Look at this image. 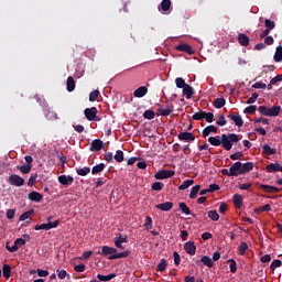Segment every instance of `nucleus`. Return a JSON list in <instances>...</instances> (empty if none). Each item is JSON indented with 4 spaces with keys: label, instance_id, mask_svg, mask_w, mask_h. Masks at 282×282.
Listing matches in <instances>:
<instances>
[{
    "label": "nucleus",
    "instance_id": "24",
    "mask_svg": "<svg viewBox=\"0 0 282 282\" xmlns=\"http://www.w3.org/2000/svg\"><path fill=\"white\" fill-rule=\"evenodd\" d=\"M265 171H267V173H278V171H281V164L271 163V164L267 165Z\"/></svg>",
    "mask_w": 282,
    "mask_h": 282
},
{
    "label": "nucleus",
    "instance_id": "15",
    "mask_svg": "<svg viewBox=\"0 0 282 282\" xmlns=\"http://www.w3.org/2000/svg\"><path fill=\"white\" fill-rule=\"evenodd\" d=\"M147 94H149V88L147 86H141L133 91L134 98H144Z\"/></svg>",
    "mask_w": 282,
    "mask_h": 282
},
{
    "label": "nucleus",
    "instance_id": "26",
    "mask_svg": "<svg viewBox=\"0 0 282 282\" xmlns=\"http://www.w3.org/2000/svg\"><path fill=\"white\" fill-rule=\"evenodd\" d=\"M241 173L242 175L246 173H250L252 169H254V163L253 162H247V163H241Z\"/></svg>",
    "mask_w": 282,
    "mask_h": 282
},
{
    "label": "nucleus",
    "instance_id": "23",
    "mask_svg": "<svg viewBox=\"0 0 282 282\" xmlns=\"http://www.w3.org/2000/svg\"><path fill=\"white\" fill-rule=\"evenodd\" d=\"M196 263H199V260H196ZM200 263L205 264L207 268H213V265H215V262H213V259L208 256H203L200 258Z\"/></svg>",
    "mask_w": 282,
    "mask_h": 282
},
{
    "label": "nucleus",
    "instance_id": "50",
    "mask_svg": "<svg viewBox=\"0 0 282 282\" xmlns=\"http://www.w3.org/2000/svg\"><path fill=\"white\" fill-rule=\"evenodd\" d=\"M169 265V262H166L165 259H162L160 263L158 264V271L164 272L166 270V267Z\"/></svg>",
    "mask_w": 282,
    "mask_h": 282
},
{
    "label": "nucleus",
    "instance_id": "42",
    "mask_svg": "<svg viewBox=\"0 0 282 282\" xmlns=\"http://www.w3.org/2000/svg\"><path fill=\"white\" fill-rule=\"evenodd\" d=\"M205 116H206V111L199 110L198 112H195V113L192 116V120H204V119H205Z\"/></svg>",
    "mask_w": 282,
    "mask_h": 282
},
{
    "label": "nucleus",
    "instance_id": "52",
    "mask_svg": "<svg viewBox=\"0 0 282 282\" xmlns=\"http://www.w3.org/2000/svg\"><path fill=\"white\" fill-rule=\"evenodd\" d=\"M100 95L99 90H94L89 94V101L90 102H96L98 100V96Z\"/></svg>",
    "mask_w": 282,
    "mask_h": 282
},
{
    "label": "nucleus",
    "instance_id": "13",
    "mask_svg": "<svg viewBox=\"0 0 282 282\" xmlns=\"http://www.w3.org/2000/svg\"><path fill=\"white\" fill-rule=\"evenodd\" d=\"M228 118L232 120L236 127H243V119L239 116V112H231Z\"/></svg>",
    "mask_w": 282,
    "mask_h": 282
},
{
    "label": "nucleus",
    "instance_id": "54",
    "mask_svg": "<svg viewBox=\"0 0 282 282\" xmlns=\"http://www.w3.org/2000/svg\"><path fill=\"white\" fill-rule=\"evenodd\" d=\"M264 25H265L267 30H269V31L274 30V28H275L274 21H271L269 19L264 20Z\"/></svg>",
    "mask_w": 282,
    "mask_h": 282
},
{
    "label": "nucleus",
    "instance_id": "28",
    "mask_svg": "<svg viewBox=\"0 0 282 282\" xmlns=\"http://www.w3.org/2000/svg\"><path fill=\"white\" fill-rule=\"evenodd\" d=\"M76 173H77V175H80V177H85V176L89 175V173H91V169L89 166L77 167Z\"/></svg>",
    "mask_w": 282,
    "mask_h": 282
},
{
    "label": "nucleus",
    "instance_id": "25",
    "mask_svg": "<svg viewBox=\"0 0 282 282\" xmlns=\"http://www.w3.org/2000/svg\"><path fill=\"white\" fill-rule=\"evenodd\" d=\"M262 153L264 155H276V149L271 148L269 144L262 145Z\"/></svg>",
    "mask_w": 282,
    "mask_h": 282
},
{
    "label": "nucleus",
    "instance_id": "59",
    "mask_svg": "<svg viewBox=\"0 0 282 282\" xmlns=\"http://www.w3.org/2000/svg\"><path fill=\"white\" fill-rule=\"evenodd\" d=\"M173 257H174V264L180 265V263H182V258L180 257V253H177V251H174Z\"/></svg>",
    "mask_w": 282,
    "mask_h": 282
},
{
    "label": "nucleus",
    "instance_id": "62",
    "mask_svg": "<svg viewBox=\"0 0 282 282\" xmlns=\"http://www.w3.org/2000/svg\"><path fill=\"white\" fill-rule=\"evenodd\" d=\"M205 120L206 122H213V120H215V115L213 112H206L205 111Z\"/></svg>",
    "mask_w": 282,
    "mask_h": 282
},
{
    "label": "nucleus",
    "instance_id": "17",
    "mask_svg": "<svg viewBox=\"0 0 282 282\" xmlns=\"http://www.w3.org/2000/svg\"><path fill=\"white\" fill-rule=\"evenodd\" d=\"M22 246H25V239L23 238H17L14 240V245L9 248V252H17Z\"/></svg>",
    "mask_w": 282,
    "mask_h": 282
},
{
    "label": "nucleus",
    "instance_id": "63",
    "mask_svg": "<svg viewBox=\"0 0 282 282\" xmlns=\"http://www.w3.org/2000/svg\"><path fill=\"white\" fill-rule=\"evenodd\" d=\"M241 158H243V152H236L234 154L230 155V160H241Z\"/></svg>",
    "mask_w": 282,
    "mask_h": 282
},
{
    "label": "nucleus",
    "instance_id": "19",
    "mask_svg": "<svg viewBox=\"0 0 282 282\" xmlns=\"http://www.w3.org/2000/svg\"><path fill=\"white\" fill-rule=\"evenodd\" d=\"M238 43L242 47H248V45H250V37H248V35H246L245 33H239L238 34Z\"/></svg>",
    "mask_w": 282,
    "mask_h": 282
},
{
    "label": "nucleus",
    "instance_id": "53",
    "mask_svg": "<svg viewBox=\"0 0 282 282\" xmlns=\"http://www.w3.org/2000/svg\"><path fill=\"white\" fill-rule=\"evenodd\" d=\"M56 272H57L58 279H61L62 281H63V279H65L66 276H69V274H67V271L64 270V269H62V270H61V269H57Z\"/></svg>",
    "mask_w": 282,
    "mask_h": 282
},
{
    "label": "nucleus",
    "instance_id": "3",
    "mask_svg": "<svg viewBox=\"0 0 282 282\" xmlns=\"http://www.w3.org/2000/svg\"><path fill=\"white\" fill-rule=\"evenodd\" d=\"M84 115L86 120L89 122H100V118L98 117V108L96 107L86 108L84 110Z\"/></svg>",
    "mask_w": 282,
    "mask_h": 282
},
{
    "label": "nucleus",
    "instance_id": "45",
    "mask_svg": "<svg viewBox=\"0 0 282 282\" xmlns=\"http://www.w3.org/2000/svg\"><path fill=\"white\" fill-rule=\"evenodd\" d=\"M227 263H230L229 270H230L231 274H235L237 272V261H235V259H229L227 261Z\"/></svg>",
    "mask_w": 282,
    "mask_h": 282
},
{
    "label": "nucleus",
    "instance_id": "11",
    "mask_svg": "<svg viewBox=\"0 0 282 282\" xmlns=\"http://www.w3.org/2000/svg\"><path fill=\"white\" fill-rule=\"evenodd\" d=\"M177 138L182 142H195V134L192 132H180Z\"/></svg>",
    "mask_w": 282,
    "mask_h": 282
},
{
    "label": "nucleus",
    "instance_id": "58",
    "mask_svg": "<svg viewBox=\"0 0 282 282\" xmlns=\"http://www.w3.org/2000/svg\"><path fill=\"white\" fill-rule=\"evenodd\" d=\"M253 89H267L268 85L261 82H258L252 85Z\"/></svg>",
    "mask_w": 282,
    "mask_h": 282
},
{
    "label": "nucleus",
    "instance_id": "6",
    "mask_svg": "<svg viewBox=\"0 0 282 282\" xmlns=\"http://www.w3.org/2000/svg\"><path fill=\"white\" fill-rule=\"evenodd\" d=\"M159 108L156 109V113L158 116H163V117H166V116H171V113H173V109H174V106L173 105H169L164 108V106L158 104Z\"/></svg>",
    "mask_w": 282,
    "mask_h": 282
},
{
    "label": "nucleus",
    "instance_id": "32",
    "mask_svg": "<svg viewBox=\"0 0 282 282\" xmlns=\"http://www.w3.org/2000/svg\"><path fill=\"white\" fill-rule=\"evenodd\" d=\"M105 163H99L97 165H95L93 169H91V174L93 175H98V173H102L105 171Z\"/></svg>",
    "mask_w": 282,
    "mask_h": 282
},
{
    "label": "nucleus",
    "instance_id": "31",
    "mask_svg": "<svg viewBox=\"0 0 282 282\" xmlns=\"http://www.w3.org/2000/svg\"><path fill=\"white\" fill-rule=\"evenodd\" d=\"M215 109H221L226 106V99L225 98H216L213 102Z\"/></svg>",
    "mask_w": 282,
    "mask_h": 282
},
{
    "label": "nucleus",
    "instance_id": "47",
    "mask_svg": "<svg viewBox=\"0 0 282 282\" xmlns=\"http://www.w3.org/2000/svg\"><path fill=\"white\" fill-rule=\"evenodd\" d=\"M143 118L145 120H153V118H155V111H153V110H145L143 112Z\"/></svg>",
    "mask_w": 282,
    "mask_h": 282
},
{
    "label": "nucleus",
    "instance_id": "46",
    "mask_svg": "<svg viewBox=\"0 0 282 282\" xmlns=\"http://www.w3.org/2000/svg\"><path fill=\"white\" fill-rule=\"evenodd\" d=\"M207 215L209 219H212V221H219V214L217 213V210H209Z\"/></svg>",
    "mask_w": 282,
    "mask_h": 282
},
{
    "label": "nucleus",
    "instance_id": "35",
    "mask_svg": "<svg viewBox=\"0 0 282 282\" xmlns=\"http://www.w3.org/2000/svg\"><path fill=\"white\" fill-rule=\"evenodd\" d=\"M202 189V185H195L192 187L191 193H189V199H195L197 197V193Z\"/></svg>",
    "mask_w": 282,
    "mask_h": 282
},
{
    "label": "nucleus",
    "instance_id": "39",
    "mask_svg": "<svg viewBox=\"0 0 282 282\" xmlns=\"http://www.w3.org/2000/svg\"><path fill=\"white\" fill-rule=\"evenodd\" d=\"M113 159L116 160V162L120 163V162H124V152H122V150H117L116 154L113 155Z\"/></svg>",
    "mask_w": 282,
    "mask_h": 282
},
{
    "label": "nucleus",
    "instance_id": "12",
    "mask_svg": "<svg viewBox=\"0 0 282 282\" xmlns=\"http://www.w3.org/2000/svg\"><path fill=\"white\" fill-rule=\"evenodd\" d=\"M230 171L232 175V177H239V175H243V173L241 172L242 171V167H241V162H236L234 163L231 166H230Z\"/></svg>",
    "mask_w": 282,
    "mask_h": 282
},
{
    "label": "nucleus",
    "instance_id": "51",
    "mask_svg": "<svg viewBox=\"0 0 282 282\" xmlns=\"http://www.w3.org/2000/svg\"><path fill=\"white\" fill-rule=\"evenodd\" d=\"M216 124H218V127H226V124H228V121L226 120V117L224 115H219Z\"/></svg>",
    "mask_w": 282,
    "mask_h": 282
},
{
    "label": "nucleus",
    "instance_id": "30",
    "mask_svg": "<svg viewBox=\"0 0 282 282\" xmlns=\"http://www.w3.org/2000/svg\"><path fill=\"white\" fill-rule=\"evenodd\" d=\"M67 91L72 93L76 89V82L74 77L69 76L66 82Z\"/></svg>",
    "mask_w": 282,
    "mask_h": 282
},
{
    "label": "nucleus",
    "instance_id": "29",
    "mask_svg": "<svg viewBox=\"0 0 282 282\" xmlns=\"http://www.w3.org/2000/svg\"><path fill=\"white\" fill-rule=\"evenodd\" d=\"M169 12L171 10V0H162L159 11Z\"/></svg>",
    "mask_w": 282,
    "mask_h": 282
},
{
    "label": "nucleus",
    "instance_id": "27",
    "mask_svg": "<svg viewBox=\"0 0 282 282\" xmlns=\"http://www.w3.org/2000/svg\"><path fill=\"white\" fill-rule=\"evenodd\" d=\"M210 133H217V127L215 126H207L204 130H203V138H208V135H210Z\"/></svg>",
    "mask_w": 282,
    "mask_h": 282
},
{
    "label": "nucleus",
    "instance_id": "8",
    "mask_svg": "<svg viewBox=\"0 0 282 282\" xmlns=\"http://www.w3.org/2000/svg\"><path fill=\"white\" fill-rule=\"evenodd\" d=\"M116 252H118V249L109 246H102L101 251H98L97 254H102V257H111Z\"/></svg>",
    "mask_w": 282,
    "mask_h": 282
},
{
    "label": "nucleus",
    "instance_id": "64",
    "mask_svg": "<svg viewBox=\"0 0 282 282\" xmlns=\"http://www.w3.org/2000/svg\"><path fill=\"white\" fill-rule=\"evenodd\" d=\"M14 215H17V209L7 210V219H14Z\"/></svg>",
    "mask_w": 282,
    "mask_h": 282
},
{
    "label": "nucleus",
    "instance_id": "44",
    "mask_svg": "<svg viewBox=\"0 0 282 282\" xmlns=\"http://www.w3.org/2000/svg\"><path fill=\"white\" fill-rule=\"evenodd\" d=\"M32 215H34V209H29L28 212H24L20 216V221H25V219H30V217H32Z\"/></svg>",
    "mask_w": 282,
    "mask_h": 282
},
{
    "label": "nucleus",
    "instance_id": "2",
    "mask_svg": "<svg viewBox=\"0 0 282 282\" xmlns=\"http://www.w3.org/2000/svg\"><path fill=\"white\" fill-rule=\"evenodd\" d=\"M258 111L259 113H261V116H269L270 118H276V116L281 113V106H272L271 108H268L265 106H259Z\"/></svg>",
    "mask_w": 282,
    "mask_h": 282
},
{
    "label": "nucleus",
    "instance_id": "61",
    "mask_svg": "<svg viewBox=\"0 0 282 282\" xmlns=\"http://www.w3.org/2000/svg\"><path fill=\"white\" fill-rule=\"evenodd\" d=\"M36 177H39L37 174H32L28 181V186L30 187L34 186V182H36Z\"/></svg>",
    "mask_w": 282,
    "mask_h": 282
},
{
    "label": "nucleus",
    "instance_id": "20",
    "mask_svg": "<svg viewBox=\"0 0 282 282\" xmlns=\"http://www.w3.org/2000/svg\"><path fill=\"white\" fill-rule=\"evenodd\" d=\"M129 254H131V251L126 250V251H122V252H119V253L116 252L115 254L109 256L108 259H109L110 261H113V260H116V259H127V257H129Z\"/></svg>",
    "mask_w": 282,
    "mask_h": 282
},
{
    "label": "nucleus",
    "instance_id": "18",
    "mask_svg": "<svg viewBox=\"0 0 282 282\" xmlns=\"http://www.w3.org/2000/svg\"><path fill=\"white\" fill-rule=\"evenodd\" d=\"M89 151H91V152L102 151V140H100V139L93 140V142L90 143Z\"/></svg>",
    "mask_w": 282,
    "mask_h": 282
},
{
    "label": "nucleus",
    "instance_id": "14",
    "mask_svg": "<svg viewBox=\"0 0 282 282\" xmlns=\"http://www.w3.org/2000/svg\"><path fill=\"white\" fill-rule=\"evenodd\" d=\"M184 250L187 252V254H191L192 257L197 252V247L195 246V242L187 241L184 245Z\"/></svg>",
    "mask_w": 282,
    "mask_h": 282
},
{
    "label": "nucleus",
    "instance_id": "10",
    "mask_svg": "<svg viewBox=\"0 0 282 282\" xmlns=\"http://www.w3.org/2000/svg\"><path fill=\"white\" fill-rule=\"evenodd\" d=\"M175 50L177 52H185L186 54H189V56H193V54H195L193 46H191L188 44H184V43L176 45Z\"/></svg>",
    "mask_w": 282,
    "mask_h": 282
},
{
    "label": "nucleus",
    "instance_id": "48",
    "mask_svg": "<svg viewBox=\"0 0 282 282\" xmlns=\"http://www.w3.org/2000/svg\"><path fill=\"white\" fill-rule=\"evenodd\" d=\"M115 242L128 243V242H129V239L127 238V235L122 236V234H119V235L115 238Z\"/></svg>",
    "mask_w": 282,
    "mask_h": 282
},
{
    "label": "nucleus",
    "instance_id": "1",
    "mask_svg": "<svg viewBox=\"0 0 282 282\" xmlns=\"http://www.w3.org/2000/svg\"><path fill=\"white\" fill-rule=\"evenodd\" d=\"M241 140L239 134L229 133V134H221L216 137H209L208 142L212 147H223L225 151H230L232 149V142H239Z\"/></svg>",
    "mask_w": 282,
    "mask_h": 282
},
{
    "label": "nucleus",
    "instance_id": "36",
    "mask_svg": "<svg viewBox=\"0 0 282 282\" xmlns=\"http://www.w3.org/2000/svg\"><path fill=\"white\" fill-rule=\"evenodd\" d=\"M275 63H281L282 61V46H278L273 56Z\"/></svg>",
    "mask_w": 282,
    "mask_h": 282
},
{
    "label": "nucleus",
    "instance_id": "4",
    "mask_svg": "<svg viewBox=\"0 0 282 282\" xmlns=\"http://www.w3.org/2000/svg\"><path fill=\"white\" fill-rule=\"evenodd\" d=\"M8 183L10 184V186L21 187L24 186L25 178L21 177L18 174H11L8 178Z\"/></svg>",
    "mask_w": 282,
    "mask_h": 282
},
{
    "label": "nucleus",
    "instance_id": "40",
    "mask_svg": "<svg viewBox=\"0 0 282 282\" xmlns=\"http://www.w3.org/2000/svg\"><path fill=\"white\" fill-rule=\"evenodd\" d=\"M18 171L22 172L23 175H28V173H30L32 171V165H28V164H24V165H18Z\"/></svg>",
    "mask_w": 282,
    "mask_h": 282
},
{
    "label": "nucleus",
    "instance_id": "57",
    "mask_svg": "<svg viewBox=\"0 0 282 282\" xmlns=\"http://www.w3.org/2000/svg\"><path fill=\"white\" fill-rule=\"evenodd\" d=\"M281 265H282L281 260L275 259V260H273V261L271 262L270 269H271V270H274L275 268H281Z\"/></svg>",
    "mask_w": 282,
    "mask_h": 282
},
{
    "label": "nucleus",
    "instance_id": "21",
    "mask_svg": "<svg viewBox=\"0 0 282 282\" xmlns=\"http://www.w3.org/2000/svg\"><path fill=\"white\" fill-rule=\"evenodd\" d=\"M195 94V90L193 89V86L191 85H186L183 88V96H185L186 100H191V98H193V95Z\"/></svg>",
    "mask_w": 282,
    "mask_h": 282
},
{
    "label": "nucleus",
    "instance_id": "60",
    "mask_svg": "<svg viewBox=\"0 0 282 282\" xmlns=\"http://www.w3.org/2000/svg\"><path fill=\"white\" fill-rule=\"evenodd\" d=\"M257 112V106H249L246 107L243 110V113H256Z\"/></svg>",
    "mask_w": 282,
    "mask_h": 282
},
{
    "label": "nucleus",
    "instance_id": "37",
    "mask_svg": "<svg viewBox=\"0 0 282 282\" xmlns=\"http://www.w3.org/2000/svg\"><path fill=\"white\" fill-rule=\"evenodd\" d=\"M175 85L178 89H184L188 84H186V80L182 77H176L175 78Z\"/></svg>",
    "mask_w": 282,
    "mask_h": 282
},
{
    "label": "nucleus",
    "instance_id": "5",
    "mask_svg": "<svg viewBox=\"0 0 282 282\" xmlns=\"http://www.w3.org/2000/svg\"><path fill=\"white\" fill-rule=\"evenodd\" d=\"M175 175V171L173 170H159L154 177L155 180H169Z\"/></svg>",
    "mask_w": 282,
    "mask_h": 282
},
{
    "label": "nucleus",
    "instance_id": "9",
    "mask_svg": "<svg viewBox=\"0 0 282 282\" xmlns=\"http://www.w3.org/2000/svg\"><path fill=\"white\" fill-rule=\"evenodd\" d=\"M57 180L62 186H72L74 184V176L70 175L63 174L59 175Z\"/></svg>",
    "mask_w": 282,
    "mask_h": 282
},
{
    "label": "nucleus",
    "instance_id": "7",
    "mask_svg": "<svg viewBox=\"0 0 282 282\" xmlns=\"http://www.w3.org/2000/svg\"><path fill=\"white\" fill-rule=\"evenodd\" d=\"M61 220H55L54 223L50 221L47 224L36 225L34 230H52V228H58Z\"/></svg>",
    "mask_w": 282,
    "mask_h": 282
},
{
    "label": "nucleus",
    "instance_id": "38",
    "mask_svg": "<svg viewBox=\"0 0 282 282\" xmlns=\"http://www.w3.org/2000/svg\"><path fill=\"white\" fill-rule=\"evenodd\" d=\"M11 272H12V267H10V264H3L2 274H3L4 279H10Z\"/></svg>",
    "mask_w": 282,
    "mask_h": 282
},
{
    "label": "nucleus",
    "instance_id": "33",
    "mask_svg": "<svg viewBox=\"0 0 282 282\" xmlns=\"http://www.w3.org/2000/svg\"><path fill=\"white\" fill-rule=\"evenodd\" d=\"M234 204H235L236 208H241V206L243 204V196H241L239 194H235L234 195Z\"/></svg>",
    "mask_w": 282,
    "mask_h": 282
},
{
    "label": "nucleus",
    "instance_id": "41",
    "mask_svg": "<svg viewBox=\"0 0 282 282\" xmlns=\"http://www.w3.org/2000/svg\"><path fill=\"white\" fill-rule=\"evenodd\" d=\"M178 208L183 213V215H191V208L188 207V205H186V203H180Z\"/></svg>",
    "mask_w": 282,
    "mask_h": 282
},
{
    "label": "nucleus",
    "instance_id": "43",
    "mask_svg": "<svg viewBox=\"0 0 282 282\" xmlns=\"http://www.w3.org/2000/svg\"><path fill=\"white\" fill-rule=\"evenodd\" d=\"M97 279L99 281H111V279H116V273H110L108 275L98 274Z\"/></svg>",
    "mask_w": 282,
    "mask_h": 282
},
{
    "label": "nucleus",
    "instance_id": "49",
    "mask_svg": "<svg viewBox=\"0 0 282 282\" xmlns=\"http://www.w3.org/2000/svg\"><path fill=\"white\" fill-rule=\"evenodd\" d=\"M246 250H248V243L247 242H241L238 247V252L241 257L246 254Z\"/></svg>",
    "mask_w": 282,
    "mask_h": 282
},
{
    "label": "nucleus",
    "instance_id": "34",
    "mask_svg": "<svg viewBox=\"0 0 282 282\" xmlns=\"http://www.w3.org/2000/svg\"><path fill=\"white\" fill-rule=\"evenodd\" d=\"M193 184H195L194 180H186L178 186V191H186V188H189Z\"/></svg>",
    "mask_w": 282,
    "mask_h": 282
},
{
    "label": "nucleus",
    "instance_id": "22",
    "mask_svg": "<svg viewBox=\"0 0 282 282\" xmlns=\"http://www.w3.org/2000/svg\"><path fill=\"white\" fill-rule=\"evenodd\" d=\"M28 198L30 199V202H41L43 199V194L39 193V192H31L28 195Z\"/></svg>",
    "mask_w": 282,
    "mask_h": 282
},
{
    "label": "nucleus",
    "instance_id": "56",
    "mask_svg": "<svg viewBox=\"0 0 282 282\" xmlns=\"http://www.w3.org/2000/svg\"><path fill=\"white\" fill-rule=\"evenodd\" d=\"M152 191H162L164 188V184L160 182H154L151 186Z\"/></svg>",
    "mask_w": 282,
    "mask_h": 282
},
{
    "label": "nucleus",
    "instance_id": "16",
    "mask_svg": "<svg viewBox=\"0 0 282 282\" xmlns=\"http://www.w3.org/2000/svg\"><path fill=\"white\" fill-rule=\"evenodd\" d=\"M156 210H162L163 213H169L173 208V202H165L155 205Z\"/></svg>",
    "mask_w": 282,
    "mask_h": 282
},
{
    "label": "nucleus",
    "instance_id": "55",
    "mask_svg": "<svg viewBox=\"0 0 282 282\" xmlns=\"http://www.w3.org/2000/svg\"><path fill=\"white\" fill-rule=\"evenodd\" d=\"M258 98H259V94L253 93L251 97L247 100V105H254Z\"/></svg>",
    "mask_w": 282,
    "mask_h": 282
}]
</instances>
